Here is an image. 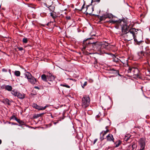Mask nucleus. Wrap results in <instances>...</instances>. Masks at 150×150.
Returning a JSON list of instances; mask_svg holds the SVG:
<instances>
[{
  "label": "nucleus",
  "mask_w": 150,
  "mask_h": 150,
  "mask_svg": "<svg viewBox=\"0 0 150 150\" xmlns=\"http://www.w3.org/2000/svg\"><path fill=\"white\" fill-rule=\"evenodd\" d=\"M16 121H17L20 125H25V122L24 121L21 120L20 119L18 118H16Z\"/></svg>",
  "instance_id": "5701e85b"
},
{
  "label": "nucleus",
  "mask_w": 150,
  "mask_h": 150,
  "mask_svg": "<svg viewBox=\"0 0 150 150\" xmlns=\"http://www.w3.org/2000/svg\"><path fill=\"white\" fill-rule=\"evenodd\" d=\"M8 72L10 74H11V70L10 69H8Z\"/></svg>",
  "instance_id": "680f3d73"
},
{
  "label": "nucleus",
  "mask_w": 150,
  "mask_h": 150,
  "mask_svg": "<svg viewBox=\"0 0 150 150\" xmlns=\"http://www.w3.org/2000/svg\"><path fill=\"white\" fill-rule=\"evenodd\" d=\"M107 122L109 123V126H110V124L111 122L110 121V120H109V118H107Z\"/></svg>",
  "instance_id": "864d4df0"
},
{
  "label": "nucleus",
  "mask_w": 150,
  "mask_h": 150,
  "mask_svg": "<svg viewBox=\"0 0 150 150\" xmlns=\"http://www.w3.org/2000/svg\"><path fill=\"white\" fill-rule=\"evenodd\" d=\"M106 134L104 131H102L100 133V139L101 141H102L105 139L104 136Z\"/></svg>",
  "instance_id": "a211bd4d"
},
{
  "label": "nucleus",
  "mask_w": 150,
  "mask_h": 150,
  "mask_svg": "<svg viewBox=\"0 0 150 150\" xmlns=\"http://www.w3.org/2000/svg\"><path fill=\"white\" fill-rule=\"evenodd\" d=\"M145 54L146 56V57H150V49L148 46L146 47L145 48Z\"/></svg>",
  "instance_id": "4468645a"
},
{
  "label": "nucleus",
  "mask_w": 150,
  "mask_h": 150,
  "mask_svg": "<svg viewBox=\"0 0 150 150\" xmlns=\"http://www.w3.org/2000/svg\"><path fill=\"white\" fill-rule=\"evenodd\" d=\"M34 88H35V89H38V90H39L40 89V88H39L37 86H35Z\"/></svg>",
  "instance_id": "4d7b16f0"
},
{
  "label": "nucleus",
  "mask_w": 150,
  "mask_h": 150,
  "mask_svg": "<svg viewBox=\"0 0 150 150\" xmlns=\"http://www.w3.org/2000/svg\"><path fill=\"white\" fill-rule=\"evenodd\" d=\"M87 81L85 82L84 83L83 85H82V87L83 88H84V87L87 85Z\"/></svg>",
  "instance_id": "a18cd8bd"
},
{
  "label": "nucleus",
  "mask_w": 150,
  "mask_h": 150,
  "mask_svg": "<svg viewBox=\"0 0 150 150\" xmlns=\"http://www.w3.org/2000/svg\"><path fill=\"white\" fill-rule=\"evenodd\" d=\"M100 1V0H92L91 3H92L93 2H99Z\"/></svg>",
  "instance_id": "09e8293b"
},
{
  "label": "nucleus",
  "mask_w": 150,
  "mask_h": 150,
  "mask_svg": "<svg viewBox=\"0 0 150 150\" xmlns=\"http://www.w3.org/2000/svg\"><path fill=\"white\" fill-rule=\"evenodd\" d=\"M135 128H138V129H140L141 128V127L140 126H138V127H134Z\"/></svg>",
  "instance_id": "774afa93"
},
{
  "label": "nucleus",
  "mask_w": 150,
  "mask_h": 150,
  "mask_svg": "<svg viewBox=\"0 0 150 150\" xmlns=\"http://www.w3.org/2000/svg\"><path fill=\"white\" fill-rule=\"evenodd\" d=\"M23 42L24 43H26L28 42V40L27 38H23Z\"/></svg>",
  "instance_id": "ea45409f"
},
{
  "label": "nucleus",
  "mask_w": 150,
  "mask_h": 150,
  "mask_svg": "<svg viewBox=\"0 0 150 150\" xmlns=\"http://www.w3.org/2000/svg\"><path fill=\"white\" fill-rule=\"evenodd\" d=\"M25 94L18 91L16 96L19 99H23L25 98Z\"/></svg>",
  "instance_id": "ddd939ff"
},
{
  "label": "nucleus",
  "mask_w": 150,
  "mask_h": 150,
  "mask_svg": "<svg viewBox=\"0 0 150 150\" xmlns=\"http://www.w3.org/2000/svg\"><path fill=\"white\" fill-rule=\"evenodd\" d=\"M108 22L110 23H112V24H115V23H117V22L120 23V21H117V20H110L108 21Z\"/></svg>",
  "instance_id": "7c9ffc66"
},
{
  "label": "nucleus",
  "mask_w": 150,
  "mask_h": 150,
  "mask_svg": "<svg viewBox=\"0 0 150 150\" xmlns=\"http://www.w3.org/2000/svg\"><path fill=\"white\" fill-rule=\"evenodd\" d=\"M6 86L5 85H3L1 86V88L2 89L5 88V86Z\"/></svg>",
  "instance_id": "13d9d810"
},
{
  "label": "nucleus",
  "mask_w": 150,
  "mask_h": 150,
  "mask_svg": "<svg viewBox=\"0 0 150 150\" xmlns=\"http://www.w3.org/2000/svg\"><path fill=\"white\" fill-rule=\"evenodd\" d=\"M97 140V139H95L93 142V144H94Z\"/></svg>",
  "instance_id": "bf43d9fd"
},
{
  "label": "nucleus",
  "mask_w": 150,
  "mask_h": 150,
  "mask_svg": "<svg viewBox=\"0 0 150 150\" xmlns=\"http://www.w3.org/2000/svg\"><path fill=\"white\" fill-rule=\"evenodd\" d=\"M120 21V23L117 22V24H120L122 21H123V22L125 23V24L127 23L126 20H125V18H122V19H119L118 20H117V21Z\"/></svg>",
  "instance_id": "c9c22d12"
},
{
  "label": "nucleus",
  "mask_w": 150,
  "mask_h": 150,
  "mask_svg": "<svg viewBox=\"0 0 150 150\" xmlns=\"http://www.w3.org/2000/svg\"><path fill=\"white\" fill-rule=\"evenodd\" d=\"M60 86H62L65 87L67 88H70V86L67 84L66 83H65L64 84H60Z\"/></svg>",
  "instance_id": "58836bf2"
},
{
  "label": "nucleus",
  "mask_w": 150,
  "mask_h": 150,
  "mask_svg": "<svg viewBox=\"0 0 150 150\" xmlns=\"http://www.w3.org/2000/svg\"><path fill=\"white\" fill-rule=\"evenodd\" d=\"M89 14L91 16H96L99 19V22H101L102 21H104L106 19V17L105 15V14H103L101 16H100L99 15H95L94 14H92L91 13H89Z\"/></svg>",
  "instance_id": "9d476101"
},
{
  "label": "nucleus",
  "mask_w": 150,
  "mask_h": 150,
  "mask_svg": "<svg viewBox=\"0 0 150 150\" xmlns=\"http://www.w3.org/2000/svg\"><path fill=\"white\" fill-rule=\"evenodd\" d=\"M44 113H42L40 114H35L33 116V119H36L40 117H41L42 115L44 114Z\"/></svg>",
  "instance_id": "cd10ccee"
},
{
  "label": "nucleus",
  "mask_w": 150,
  "mask_h": 150,
  "mask_svg": "<svg viewBox=\"0 0 150 150\" xmlns=\"http://www.w3.org/2000/svg\"><path fill=\"white\" fill-rule=\"evenodd\" d=\"M146 139L145 137H142L140 138L139 140V144L140 148L145 149L146 145L145 141Z\"/></svg>",
  "instance_id": "1a4fd4ad"
},
{
  "label": "nucleus",
  "mask_w": 150,
  "mask_h": 150,
  "mask_svg": "<svg viewBox=\"0 0 150 150\" xmlns=\"http://www.w3.org/2000/svg\"><path fill=\"white\" fill-rule=\"evenodd\" d=\"M36 15L35 14H33L32 15V18H35Z\"/></svg>",
  "instance_id": "6e6d98bb"
},
{
  "label": "nucleus",
  "mask_w": 150,
  "mask_h": 150,
  "mask_svg": "<svg viewBox=\"0 0 150 150\" xmlns=\"http://www.w3.org/2000/svg\"><path fill=\"white\" fill-rule=\"evenodd\" d=\"M16 118H18L17 117H15V115H13L11 117V119H14L16 120Z\"/></svg>",
  "instance_id": "de8ad7c7"
},
{
  "label": "nucleus",
  "mask_w": 150,
  "mask_h": 150,
  "mask_svg": "<svg viewBox=\"0 0 150 150\" xmlns=\"http://www.w3.org/2000/svg\"><path fill=\"white\" fill-rule=\"evenodd\" d=\"M127 76H131L130 74H132V73H133V71L132 70L134 69V67H133L132 66H130L129 65L127 66Z\"/></svg>",
  "instance_id": "f8f14e48"
},
{
  "label": "nucleus",
  "mask_w": 150,
  "mask_h": 150,
  "mask_svg": "<svg viewBox=\"0 0 150 150\" xmlns=\"http://www.w3.org/2000/svg\"><path fill=\"white\" fill-rule=\"evenodd\" d=\"M50 14V16L52 17V18L54 19L55 21V20L57 16L55 15H54L53 13L52 12H51Z\"/></svg>",
  "instance_id": "4c0bfd02"
},
{
  "label": "nucleus",
  "mask_w": 150,
  "mask_h": 150,
  "mask_svg": "<svg viewBox=\"0 0 150 150\" xmlns=\"http://www.w3.org/2000/svg\"><path fill=\"white\" fill-rule=\"evenodd\" d=\"M144 41L142 40H141L139 41H137V42L136 43V44L138 45H140Z\"/></svg>",
  "instance_id": "37998d69"
},
{
  "label": "nucleus",
  "mask_w": 150,
  "mask_h": 150,
  "mask_svg": "<svg viewBox=\"0 0 150 150\" xmlns=\"http://www.w3.org/2000/svg\"><path fill=\"white\" fill-rule=\"evenodd\" d=\"M3 102L4 104H7L8 105H11V101L7 98L4 99L3 100Z\"/></svg>",
  "instance_id": "b1692460"
},
{
  "label": "nucleus",
  "mask_w": 150,
  "mask_h": 150,
  "mask_svg": "<svg viewBox=\"0 0 150 150\" xmlns=\"http://www.w3.org/2000/svg\"><path fill=\"white\" fill-rule=\"evenodd\" d=\"M82 50L83 53L86 55L91 54L93 53V51L98 52L99 54H108V51L111 50L113 46L108 43L103 42L101 45L97 44L93 45L89 44H84L82 43Z\"/></svg>",
  "instance_id": "f257e3e1"
},
{
  "label": "nucleus",
  "mask_w": 150,
  "mask_h": 150,
  "mask_svg": "<svg viewBox=\"0 0 150 150\" xmlns=\"http://www.w3.org/2000/svg\"><path fill=\"white\" fill-rule=\"evenodd\" d=\"M40 15L41 17H44L47 16V14L46 13L43 12L41 13Z\"/></svg>",
  "instance_id": "a19ab883"
},
{
  "label": "nucleus",
  "mask_w": 150,
  "mask_h": 150,
  "mask_svg": "<svg viewBox=\"0 0 150 150\" xmlns=\"http://www.w3.org/2000/svg\"><path fill=\"white\" fill-rule=\"evenodd\" d=\"M132 150H134L135 148L137 147V145L134 142L132 143Z\"/></svg>",
  "instance_id": "e433bc0d"
},
{
  "label": "nucleus",
  "mask_w": 150,
  "mask_h": 150,
  "mask_svg": "<svg viewBox=\"0 0 150 150\" xmlns=\"http://www.w3.org/2000/svg\"><path fill=\"white\" fill-rule=\"evenodd\" d=\"M91 36H98V35H97L96 34H93V35H91Z\"/></svg>",
  "instance_id": "338daca9"
},
{
  "label": "nucleus",
  "mask_w": 150,
  "mask_h": 150,
  "mask_svg": "<svg viewBox=\"0 0 150 150\" xmlns=\"http://www.w3.org/2000/svg\"><path fill=\"white\" fill-rule=\"evenodd\" d=\"M46 106H45L43 107L42 106L38 105L36 109L38 110H44L46 108Z\"/></svg>",
  "instance_id": "c85d7f7f"
},
{
  "label": "nucleus",
  "mask_w": 150,
  "mask_h": 150,
  "mask_svg": "<svg viewBox=\"0 0 150 150\" xmlns=\"http://www.w3.org/2000/svg\"><path fill=\"white\" fill-rule=\"evenodd\" d=\"M113 61L114 62H115L117 64H120L121 60L118 59V58L115 57L113 58Z\"/></svg>",
  "instance_id": "4be33fe9"
},
{
  "label": "nucleus",
  "mask_w": 150,
  "mask_h": 150,
  "mask_svg": "<svg viewBox=\"0 0 150 150\" xmlns=\"http://www.w3.org/2000/svg\"><path fill=\"white\" fill-rule=\"evenodd\" d=\"M25 77L28 80V81L32 85L37 84V79L33 76L29 72L26 71L24 74Z\"/></svg>",
  "instance_id": "39448f33"
},
{
  "label": "nucleus",
  "mask_w": 150,
  "mask_h": 150,
  "mask_svg": "<svg viewBox=\"0 0 150 150\" xmlns=\"http://www.w3.org/2000/svg\"><path fill=\"white\" fill-rule=\"evenodd\" d=\"M105 15L107 18H108L110 19L111 18H112L113 17V15L111 13H108L107 14H105Z\"/></svg>",
  "instance_id": "2f4dec72"
},
{
  "label": "nucleus",
  "mask_w": 150,
  "mask_h": 150,
  "mask_svg": "<svg viewBox=\"0 0 150 150\" xmlns=\"http://www.w3.org/2000/svg\"><path fill=\"white\" fill-rule=\"evenodd\" d=\"M137 55L139 57V58H143L144 57H145L146 56L145 54V52L143 51H141L138 52Z\"/></svg>",
  "instance_id": "6ab92c4d"
},
{
  "label": "nucleus",
  "mask_w": 150,
  "mask_h": 150,
  "mask_svg": "<svg viewBox=\"0 0 150 150\" xmlns=\"http://www.w3.org/2000/svg\"><path fill=\"white\" fill-rule=\"evenodd\" d=\"M38 105L35 103H34L33 105V107L35 108L36 109L37 108Z\"/></svg>",
  "instance_id": "8fccbe9b"
},
{
  "label": "nucleus",
  "mask_w": 150,
  "mask_h": 150,
  "mask_svg": "<svg viewBox=\"0 0 150 150\" xmlns=\"http://www.w3.org/2000/svg\"><path fill=\"white\" fill-rule=\"evenodd\" d=\"M17 48L20 51H22L23 50V47H18Z\"/></svg>",
  "instance_id": "603ef678"
},
{
  "label": "nucleus",
  "mask_w": 150,
  "mask_h": 150,
  "mask_svg": "<svg viewBox=\"0 0 150 150\" xmlns=\"http://www.w3.org/2000/svg\"><path fill=\"white\" fill-rule=\"evenodd\" d=\"M116 24V25L115 26V27L117 29H118L119 28V25L120 24H117V23H115Z\"/></svg>",
  "instance_id": "3c124183"
},
{
  "label": "nucleus",
  "mask_w": 150,
  "mask_h": 150,
  "mask_svg": "<svg viewBox=\"0 0 150 150\" xmlns=\"http://www.w3.org/2000/svg\"><path fill=\"white\" fill-rule=\"evenodd\" d=\"M45 25H44V24H40V26H42V27H45Z\"/></svg>",
  "instance_id": "0e129e2a"
},
{
  "label": "nucleus",
  "mask_w": 150,
  "mask_h": 150,
  "mask_svg": "<svg viewBox=\"0 0 150 150\" xmlns=\"http://www.w3.org/2000/svg\"><path fill=\"white\" fill-rule=\"evenodd\" d=\"M56 76L51 73L48 72L47 75L43 74L41 76L42 80L45 82H47L50 85H53L55 83V79Z\"/></svg>",
  "instance_id": "f03ea898"
},
{
  "label": "nucleus",
  "mask_w": 150,
  "mask_h": 150,
  "mask_svg": "<svg viewBox=\"0 0 150 150\" xmlns=\"http://www.w3.org/2000/svg\"><path fill=\"white\" fill-rule=\"evenodd\" d=\"M109 130L108 129H106V131H104L106 132V133H107L108 132H109Z\"/></svg>",
  "instance_id": "052dcab7"
},
{
  "label": "nucleus",
  "mask_w": 150,
  "mask_h": 150,
  "mask_svg": "<svg viewBox=\"0 0 150 150\" xmlns=\"http://www.w3.org/2000/svg\"><path fill=\"white\" fill-rule=\"evenodd\" d=\"M12 125H18V124L17 123H15L14 122H12Z\"/></svg>",
  "instance_id": "69168bd1"
},
{
  "label": "nucleus",
  "mask_w": 150,
  "mask_h": 150,
  "mask_svg": "<svg viewBox=\"0 0 150 150\" xmlns=\"http://www.w3.org/2000/svg\"><path fill=\"white\" fill-rule=\"evenodd\" d=\"M64 113L63 114L62 117H61L58 118V120H57V122L53 121V123L54 125H56L59 122V121H61L62 120H63L64 119L65 116H64Z\"/></svg>",
  "instance_id": "aec40b11"
},
{
  "label": "nucleus",
  "mask_w": 150,
  "mask_h": 150,
  "mask_svg": "<svg viewBox=\"0 0 150 150\" xmlns=\"http://www.w3.org/2000/svg\"><path fill=\"white\" fill-rule=\"evenodd\" d=\"M92 113V111H88V114H89V113Z\"/></svg>",
  "instance_id": "e2e57ef3"
},
{
  "label": "nucleus",
  "mask_w": 150,
  "mask_h": 150,
  "mask_svg": "<svg viewBox=\"0 0 150 150\" xmlns=\"http://www.w3.org/2000/svg\"><path fill=\"white\" fill-rule=\"evenodd\" d=\"M121 62L124 65L126 64L127 65V66L129 65L128 63V60L126 59L125 60H121Z\"/></svg>",
  "instance_id": "f704fd0d"
},
{
  "label": "nucleus",
  "mask_w": 150,
  "mask_h": 150,
  "mask_svg": "<svg viewBox=\"0 0 150 150\" xmlns=\"http://www.w3.org/2000/svg\"><path fill=\"white\" fill-rule=\"evenodd\" d=\"M137 31V30H135L134 32L133 33L132 32V36L133 38V39L134 40V41L135 43H136L138 40H137V39H136V35H137L138 33Z\"/></svg>",
  "instance_id": "dca6fc26"
},
{
  "label": "nucleus",
  "mask_w": 150,
  "mask_h": 150,
  "mask_svg": "<svg viewBox=\"0 0 150 150\" xmlns=\"http://www.w3.org/2000/svg\"><path fill=\"white\" fill-rule=\"evenodd\" d=\"M49 8L50 11L53 12L55 9V7L52 6H49L48 7Z\"/></svg>",
  "instance_id": "473e14b6"
},
{
  "label": "nucleus",
  "mask_w": 150,
  "mask_h": 150,
  "mask_svg": "<svg viewBox=\"0 0 150 150\" xmlns=\"http://www.w3.org/2000/svg\"><path fill=\"white\" fill-rule=\"evenodd\" d=\"M14 74L16 76H19L21 74V72L19 71H16L14 72Z\"/></svg>",
  "instance_id": "72a5a7b5"
},
{
  "label": "nucleus",
  "mask_w": 150,
  "mask_h": 150,
  "mask_svg": "<svg viewBox=\"0 0 150 150\" xmlns=\"http://www.w3.org/2000/svg\"><path fill=\"white\" fill-rule=\"evenodd\" d=\"M106 140L108 142H114L115 139L113 137V135L111 134H109L106 137Z\"/></svg>",
  "instance_id": "9b49d317"
},
{
  "label": "nucleus",
  "mask_w": 150,
  "mask_h": 150,
  "mask_svg": "<svg viewBox=\"0 0 150 150\" xmlns=\"http://www.w3.org/2000/svg\"><path fill=\"white\" fill-rule=\"evenodd\" d=\"M2 71L3 72H6L7 71V69H3L2 70Z\"/></svg>",
  "instance_id": "5fc2aeb1"
},
{
  "label": "nucleus",
  "mask_w": 150,
  "mask_h": 150,
  "mask_svg": "<svg viewBox=\"0 0 150 150\" xmlns=\"http://www.w3.org/2000/svg\"><path fill=\"white\" fill-rule=\"evenodd\" d=\"M94 67L96 69H98L99 67V65L98 64L97 59L95 58H94Z\"/></svg>",
  "instance_id": "393cba45"
},
{
  "label": "nucleus",
  "mask_w": 150,
  "mask_h": 150,
  "mask_svg": "<svg viewBox=\"0 0 150 150\" xmlns=\"http://www.w3.org/2000/svg\"><path fill=\"white\" fill-rule=\"evenodd\" d=\"M90 98L88 95H83L81 98V106L84 109L87 108L90 104Z\"/></svg>",
  "instance_id": "7ed1b4c3"
},
{
  "label": "nucleus",
  "mask_w": 150,
  "mask_h": 150,
  "mask_svg": "<svg viewBox=\"0 0 150 150\" xmlns=\"http://www.w3.org/2000/svg\"><path fill=\"white\" fill-rule=\"evenodd\" d=\"M145 42L147 44H150V40L148 38H146L145 40Z\"/></svg>",
  "instance_id": "79ce46f5"
},
{
  "label": "nucleus",
  "mask_w": 150,
  "mask_h": 150,
  "mask_svg": "<svg viewBox=\"0 0 150 150\" xmlns=\"http://www.w3.org/2000/svg\"><path fill=\"white\" fill-rule=\"evenodd\" d=\"M93 38H89L86 39V40L83 41V43L84 44H89L90 45H96L97 44L99 45H101L102 43H98L97 42H94L93 41Z\"/></svg>",
  "instance_id": "423d86ee"
},
{
  "label": "nucleus",
  "mask_w": 150,
  "mask_h": 150,
  "mask_svg": "<svg viewBox=\"0 0 150 150\" xmlns=\"http://www.w3.org/2000/svg\"><path fill=\"white\" fill-rule=\"evenodd\" d=\"M65 18L67 21L68 20H70L71 19L70 16H66L65 17Z\"/></svg>",
  "instance_id": "49530a36"
},
{
  "label": "nucleus",
  "mask_w": 150,
  "mask_h": 150,
  "mask_svg": "<svg viewBox=\"0 0 150 150\" xmlns=\"http://www.w3.org/2000/svg\"><path fill=\"white\" fill-rule=\"evenodd\" d=\"M146 76H148L149 77H147L148 80H150V66L147 67V72H146Z\"/></svg>",
  "instance_id": "412c9836"
},
{
  "label": "nucleus",
  "mask_w": 150,
  "mask_h": 150,
  "mask_svg": "<svg viewBox=\"0 0 150 150\" xmlns=\"http://www.w3.org/2000/svg\"><path fill=\"white\" fill-rule=\"evenodd\" d=\"M126 26L129 29H135V28H133V27L134 26V23H132L131 22L129 23H126L125 24Z\"/></svg>",
  "instance_id": "2eb2a0df"
},
{
  "label": "nucleus",
  "mask_w": 150,
  "mask_h": 150,
  "mask_svg": "<svg viewBox=\"0 0 150 150\" xmlns=\"http://www.w3.org/2000/svg\"><path fill=\"white\" fill-rule=\"evenodd\" d=\"M11 91V94L13 96H16L17 95V93L18 91H17L16 90L13 89V90H12Z\"/></svg>",
  "instance_id": "c756f323"
},
{
  "label": "nucleus",
  "mask_w": 150,
  "mask_h": 150,
  "mask_svg": "<svg viewBox=\"0 0 150 150\" xmlns=\"http://www.w3.org/2000/svg\"><path fill=\"white\" fill-rule=\"evenodd\" d=\"M133 73L130 74L131 76H134V77H136L138 78H140V76L139 75V71L137 68L134 67V69L132 70Z\"/></svg>",
  "instance_id": "6e6552de"
},
{
  "label": "nucleus",
  "mask_w": 150,
  "mask_h": 150,
  "mask_svg": "<svg viewBox=\"0 0 150 150\" xmlns=\"http://www.w3.org/2000/svg\"><path fill=\"white\" fill-rule=\"evenodd\" d=\"M122 142L120 140H117L114 143L115 144V147H118L121 144Z\"/></svg>",
  "instance_id": "bb28decb"
},
{
  "label": "nucleus",
  "mask_w": 150,
  "mask_h": 150,
  "mask_svg": "<svg viewBox=\"0 0 150 150\" xmlns=\"http://www.w3.org/2000/svg\"><path fill=\"white\" fill-rule=\"evenodd\" d=\"M85 5V3H84V4H83V6H82L81 8L80 9H78V10H79L80 11H82V10H83V9L84 8Z\"/></svg>",
  "instance_id": "c03bdc74"
},
{
  "label": "nucleus",
  "mask_w": 150,
  "mask_h": 150,
  "mask_svg": "<svg viewBox=\"0 0 150 150\" xmlns=\"http://www.w3.org/2000/svg\"><path fill=\"white\" fill-rule=\"evenodd\" d=\"M76 137L78 139L79 141V143H80L82 141V139L83 137L82 134L81 133H80L79 134H77Z\"/></svg>",
  "instance_id": "f3484780"
},
{
  "label": "nucleus",
  "mask_w": 150,
  "mask_h": 150,
  "mask_svg": "<svg viewBox=\"0 0 150 150\" xmlns=\"http://www.w3.org/2000/svg\"><path fill=\"white\" fill-rule=\"evenodd\" d=\"M140 30L137 29H129L126 25L125 24L123 25L121 28L122 33L121 34V36H123L125 35H126L129 33L132 34L135 30Z\"/></svg>",
  "instance_id": "20e7f679"
},
{
  "label": "nucleus",
  "mask_w": 150,
  "mask_h": 150,
  "mask_svg": "<svg viewBox=\"0 0 150 150\" xmlns=\"http://www.w3.org/2000/svg\"><path fill=\"white\" fill-rule=\"evenodd\" d=\"M12 88V87L11 86L8 85L5 86V90L8 91H11Z\"/></svg>",
  "instance_id": "a878e982"
},
{
  "label": "nucleus",
  "mask_w": 150,
  "mask_h": 150,
  "mask_svg": "<svg viewBox=\"0 0 150 150\" xmlns=\"http://www.w3.org/2000/svg\"><path fill=\"white\" fill-rule=\"evenodd\" d=\"M120 68V66H117L116 68L114 67L110 68V73L113 74L114 76H117L118 75L120 76L119 71Z\"/></svg>",
  "instance_id": "0eeeda50"
}]
</instances>
